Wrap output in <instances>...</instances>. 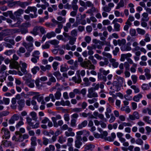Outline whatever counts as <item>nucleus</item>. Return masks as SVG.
<instances>
[{
  "label": "nucleus",
  "instance_id": "nucleus-1",
  "mask_svg": "<svg viewBox=\"0 0 151 151\" xmlns=\"http://www.w3.org/2000/svg\"><path fill=\"white\" fill-rule=\"evenodd\" d=\"M83 61V59L82 58H78V61L80 63V65L81 67L88 70H94L95 69V66L92 64L90 60H88L84 61Z\"/></svg>",
  "mask_w": 151,
  "mask_h": 151
},
{
  "label": "nucleus",
  "instance_id": "nucleus-2",
  "mask_svg": "<svg viewBox=\"0 0 151 151\" xmlns=\"http://www.w3.org/2000/svg\"><path fill=\"white\" fill-rule=\"evenodd\" d=\"M108 134V132L106 131H104L103 133L99 134L97 133H94L93 135L94 137L96 138H101L103 139L106 140V137H107Z\"/></svg>",
  "mask_w": 151,
  "mask_h": 151
},
{
  "label": "nucleus",
  "instance_id": "nucleus-3",
  "mask_svg": "<svg viewBox=\"0 0 151 151\" xmlns=\"http://www.w3.org/2000/svg\"><path fill=\"white\" fill-rule=\"evenodd\" d=\"M95 90L93 88H91L88 90V93L87 96L89 98H92V97H97L98 96L97 93L95 92Z\"/></svg>",
  "mask_w": 151,
  "mask_h": 151
},
{
  "label": "nucleus",
  "instance_id": "nucleus-4",
  "mask_svg": "<svg viewBox=\"0 0 151 151\" xmlns=\"http://www.w3.org/2000/svg\"><path fill=\"white\" fill-rule=\"evenodd\" d=\"M9 67L11 68H14L19 70L20 67V65L18 62L15 61H12L10 62Z\"/></svg>",
  "mask_w": 151,
  "mask_h": 151
},
{
  "label": "nucleus",
  "instance_id": "nucleus-5",
  "mask_svg": "<svg viewBox=\"0 0 151 151\" xmlns=\"http://www.w3.org/2000/svg\"><path fill=\"white\" fill-rule=\"evenodd\" d=\"M17 103L18 104V109L20 111L22 110V108L24 107L25 105V101L24 99H21L18 100L17 101Z\"/></svg>",
  "mask_w": 151,
  "mask_h": 151
},
{
  "label": "nucleus",
  "instance_id": "nucleus-6",
  "mask_svg": "<svg viewBox=\"0 0 151 151\" xmlns=\"http://www.w3.org/2000/svg\"><path fill=\"white\" fill-rule=\"evenodd\" d=\"M1 131L3 132L4 133V134L3 136V138L4 137L6 139H9L10 137V133L8 129L3 128L1 129Z\"/></svg>",
  "mask_w": 151,
  "mask_h": 151
},
{
  "label": "nucleus",
  "instance_id": "nucleus-7",
  "mask_svg": "<svg viewBox=\"0 0 151 151\" xmlns=\"http://www.w3.org/2000/svg\"><path fill=\"white\" fill-rule=\"evenodd\" d=\"M76 73L78 77V78L77 79L76 76H74L72 78V80L73 81L75 82V83H79L81 81V80L79 74L80 70H77Z\"/></svg>",
  "mask_w": 151,
  "mask_h": 151
},
{
  "label": "nucleus",
  "instance_id": "nucleus-8",
  "mask_svg": "<svg viewBox=\"0 0 151 151\" xmlns=\"http://www.w3.org/2000/svg\"><path fill=\"white\" fill-rule=\"evenodd\" d=\"M95 145L92 144H86L84 146V150L83 151H88V150L92 151L95 148Z\"/></svg>",
  "mask_w": 151,
  "mask_h": 151
},
{
  "label": "nucleus",
  "instance_id": "nucleus-9",
  "mask_svg": "<svg viewBox=\"0 0 151 151\" xmlns=\"http://www.w3.org/2000/svg\"><path fill=\"white\" fill-rule=\"evenodd\" d=\"M43 97L42 96L38 94L37 95L34 96L32 98L33 99H37L38 102H40L42 101V104L45 103V102L43 101Z\"/></svg>",
  "mask_w": 151,
  "mask_h": 151
},
{
  "label": "nucleus",
  "instance_id": "nucleus-10",
  "mask_svg": "<svg viewBox=\"0 0 151 151\" xmlns=\"http://www.w3.org/2000/svg\"><path fill=\"white\" fill-rule=\"evenodd\" d=\"M73 129L71 128H69L68 131L65 132V135L66 136L68 137L69 136L74 137L75 135L74 132H73Z\"/></svg>",
  "mask_w": 151,
  "mask_h": 151
},
{
  "label": "nucleus",
  "instance_id": "nucleus-11",
  "mask_svg": "<svg viewBox=\"0 0 151 151\" xmlns=\"http://www.w3.org/2000/svg\"><path fill=\"white\" fill-rule=\"evenodd\" d=\"M20 64L22 66L20 67L21 68V71L24 73L26 74L27 73V72L26 70V68L27 67V64L24 63H22L20 62Z\"/></svg>",
  "mask_w": 151,
  "mask_h": 151
},
{
  "label": "nucleus",
  "instance_id": "nucleus-12",
  "mask_svg": "<svg viewBox=\"0 0 151 151\" xmlns=\"http://www.w3.org/2000/svg\"><path fill=\"white\" fill-rule=\"evenodd\" d=\"M34 80L33 79H27L26 83L27 85L30 88H33L35 87Z\"/></svg>",
  "mask_w": 151,
  "mask_h": 151
},
{
  "label": "nucleus",
  "instance_id": "nucleus-13",
  "mask_svg": "<svg viewBox=\"0 0 151 151\" xmlns=\"http://www.w3.org/2000/svg\"><path fill=\"white\" fill-rule=\"evenodd\" d=\"M109 72V70H106L103 68H101L99 69V72L97 74L98 75H99V74H101L106 76Z\"/></svg>",
  "mask_w": 151,
  "mask_h": 151
},
{
  "label": "nucleus",
  "instance_id": "nucleus-14",
  "mask_svg": "<svg viewBox=\"0 0 151 151\" xmlns=\"http://www.w3.org/2000/svg\"><path fill=\"white\" fill-rule=\"evenodd\" d=\"M17 22L14 24H11L10 26L12 27H18L21 24V23L23 21L22 19L18 18L17 19Z\"/></svg>",
  "mask_w": 151,
  "mask_h": 151
},
{
  "label": "nucleus",
  "instance_id": "nucleus-15",
  "mask_svg": "<svg viewBox=\"0 0 151 151\" xmlns=\"http://www.w3.org/2000/svg\"><path fill=\"white\" fill-rule=\"evenodd\" d=\"M110 62L111 63L112 66L114 68H116L118 67L119 63L116 61V60L112 58L109 59Z\"/></svg>",
  "mask_w": 151,
  "mask_h": 151
},
{
  "label": "nucleus",
  "instance_id": "nucleus-16",
  "mask_svg": "<svg viewBox=\"0 0 151 151\" xmlns=\"http://www.w3.org/2000/svg\"><path fill=\"white\" fill-rule=\"evenodd\" d=\"M62 117L60 115H57L55 117H52L51 118V119L53 122V124H54V125L55 126L57 125V120L60 119Z\"/></svg>",
  "mask_w": 151,
  "mask_h": 151
},
{
  "label": "nucleus",
  "instance_id": "nucleus-17",
  "mask_svg": "<svg viewBox=\"0 0 151 151\" xmlns=\"http://www.w3.org/2000/svg\"><path fill=\"white\" fill-rule=\"evenodd\" d=\"M116 137L115 134L113 132L111 134V137H106V140H107L109 142L113 141Z\"/></svg>",
  "mask_w": 151,
  "mask_h": 151
},
{
  "label": "nucleus",
  "instance_id": "nucleus-18",
  "mask_svg": "<svg viewBox=\"0 0 151 151\" xmlns=\"http://www.w3.org/2000/svg\"><path fill=\"white\" fill-rule=\"evenodd\" d=\"M109 61L108 59L106 58H104V61H101L99 62V65L100 66L104 67V66H107L109 63Z\"/></svg>",
  "mask_w": 151,
  "mask_h": 151
},
{
  "label": "nucleus",
  "instance_id": "nucleus-19",
  "mask_svg": "<svg viewBox=\"0 0 151 151\" xmlns=\"http://www.w3.org/2000/svg\"><path fill=\"white\" fill-rule=\"evenodd\" d=\"M148 15V14L147 13L145 12L143 13L142 14V17L141 19V21L145 22L148 21L149 19Z\"/></svg>",
  "mask_w": 151,
  "mask_h": 151
},
{
  "label": "nucleus",
  "instance_id": "nucleus-20",
  "mask_svg": "<svg viewBox=\"0 0 151 151\" xmlns=\"http://www.w3.org/2000/svg\"><path fill=\"white\" fill-rule=\"evenodd\" d=\"M88 122L87 120H84L78 125V128L79 129H81L85 127L87 124Z\"/></svg>",
  "mask_w": 151,
  "mask_h": 151
},
{
  "label": "nucleus",
  "instance_id": "nucleus-21",
  "mask_svg": "<svg viewBox=\"0 0 151 151\" xmlns=\"http://www.w3.org/2000/svg\"><path fill=\"white\" fill-rule=\"evenodd\" d=\"M142 97V95L141 93H139L137 95L134 96L133 98V100L136 102H138L139 101L140 99H141Z\"/></svg>",
  "mask_w": 151,
  "mask_h": 151
},
{
  "label": "nucleus",
  "instance_id": "nucleus-22",
  "mask_svg": "<svg viewBox=\"0 0 151 151\" xmlns=\"http://www.w3.org/2000/svg\"><path fill=\"white\" fill-rule=\"evenodd\" d=\"M83 81L84 82L83 84H82V85H84V86H88L91 84V82L89 81V79L86 77L84 78L83 79Z\"/></svg>",
  "mask_w": 151,
  "mask_h": 151
},
{
  "label": "nucleus",
  "instance_id": "nucleus-23",
  "mask_svg": "<svg viewBox=\"0 0 151 151\" xmlns=\"http://www.w3.org/2000/svg\"><path fill=\"white\" fill-rule=\"evenodd\" d=\"M113 86H115L116 88V91H118L120 90L121 87L119 86V84L116 81H114L112 83Z\"/></svg>",
  "mask_w": 151,
  "mask_h": 151
},
{
  "label": "nucleus",
  "instance_id": "nucleus-24",
  "mask_svg": "<svg viewBox=\"0 0 151 151\" xmlns=\"http://www.w3.org/2000/svg\"><path fill=\"white\" fill-rule=\"evenodd\" d=\"M15 134L16 135L18 136L17 142H21L23 141V137H22V134L20 133L19 132H16Z\"/></svg>",
  "mask_w": 151,
  "mask_h": 151
},
{
  "label": "nucleus",
  "instance_id": "nucleus-25",
  "mask_svg": "<svg viewBox=\"0 0 151 151\" xmlns=\"http://www.w3.org/2000/svg\"><path fill=\"white\" fill-rule=\"evenodd\" d=\"M39 29V26H35L33 29L32 31L30 33L33 34L34 35L36 36L38 34V30Z\"/></svg>",
  "mask_w": 151,
  "mask_h": 151
},
{
  "label": "nucleus",
  "instance_id": "nucleus-26",
  "mask_svg": "<svg viewBox=\"0 0 151 151\" xmlns=\"http://www.w3.org/2000/svg\"><path fill=\"white\" fill-rule=\"evenodd\" d=\"M28 9L29 10L30 12H33L34 13L35 16V17L37 16V14H36V12L37 11V9L35 7L33 6H28Z\"/></svg>",
  "mask_w": 151,
  "mask_h": 151
},
{
  "label": "nucleus",
  "instance_id": "nucleus-27",
  "mask_svg": "<svg viewBox=\"0 0 151 151\" xmlns=\"http://www.w3.org/2000/svg\"><path fill=\"white\" fill-rule=\"evenodd\" d=\"M126 43V40L124 39L121 40H118V45L119 46H122L124 45Z\"/></svg>",
  "mask_w": 151,
  "mask_h": 151
},
{
  "label": "nucleus",
  "instance_id": "nucleus-28",
  "mask_svg": "<svg viewBox=\"0 0 151 151\" xmlns=\"http://www.w3.org/2000/svg\"><path fill=\"white\" fill-rule=\"evenodd\" d=\"M68 69V68L66 64L62 65L60 66V70L61 72L66 71Z\"/></svg>",
  "mask_w": 151,
  "mask_h": 151
},
{
  "label": "nucleus",
  "instance_id": "nucleus-29",
  "mask_svg": "<svg viewBox=\"0 0 151 151\" xmlns=\"http://www.w3.org/2000/svg\"><path fill=\"white\" fill-rule=\"evenodd\" d=\"M30 115L31 116L32 119L33 120L36 121L37 120V114L35 112L32 111L30 113Z\"/></svg>",
  "mask_w": 151,
  "mask_h": 151
},
{
  "label": "nucleus",
  "instance_id": "nucleus-30",
  "mask_svg": "<svg viewBox=\"0 0 151 151\" xmlns=\"http://www.w3.org/2000/svg\"><path fill=\"white\" fill-rule=\"evenodd\" d=\"M24 12V10L22 9H19L17 11L15 12L14 13V15L16 17L20 16V15L22 14Z\"/></svg>",
  "mask_w": 151,
  "mask_h": 151
},
{
  "label": "nucleus",
  "instance_id": "nucleus-31",
  "mask_svg": "<svg viewBox=\"0 0 151 151\" xmlns=\"http://www.w3.org/2000/svg\"><path fill=\"white\" fill-rule=\"evenodd\" d=\"M37 138L35 137H33L31 139V145L34 146H35L37 145V142H36Z\"/></svg>",
  "mask_w": 151,
  "mask_h": 151
},
{
  "label": "nucleus",
  "instance_id": "nucleus-32",
  "mask_svg": "<svg viewBox=\"0 0 151 151\" xmlns=\"http://www.w3.org/2000/svg\"><path fill=\"white\" fill-rule=\"evenodd\" d=\"M46 35L47 38L48 39H50L52 37H55L56 35V34L54 32H50L47 33Z\"/></svg>",
  "mask_w": 151,
  "mask_h": 151
},
{
  "label": "nucleus",
  "instance_id": "nucleus-33",
  "mask_svg": "<svg viewBox=\"0 0 151 151\" xmlns=\"http://www.w3.org/2000/svg\"><path fill=\"white\" fill-rule=\"evenodd\" d=\"M137 31L138 34L142 35H144L146 32L145 30L140 28H137Z\"/></svg>",
  "mask_w": 151,
  "mask_h": 151
},
{
  "label": "nucleus",
  "instance_id": "nucleus-34",
  "mask_svg": "<svg viewBox=\"0 0 151 151\" xmlns=\"http://www.w3.org/2000/svg\"><path fill=\"white\" fill-rule=\"evenodd\" d=\"M82 145V143L80 141L78 140H75V146L77 148H80Z\"/></svg>",
  "mask_w": 151,
  "mask_h": 151
},
{
  "label": "nucleus",
  "instance_id": "nucleus-35",
  "mask_svg": "<svg viewBox=\"0 0 151 151\" xmlns=\"http://www.w3.org/2000/svg\"><path fill=\"white\" fill-rule=\"evenodd\" d=\"M124 6V2L123 0H120L119 2L118 3L117 6L116 7V9H118L120 7H122Z\"/></svg>",
  "mask_w": 151,
  "mask_h": 151
},
{
  "label": "nucleus",
  "instance_id": "nucleus-36",
  "mask_svg": "<svg viewBox=\"0 0 151 151\" xmlns=\"http://www.w3.org/2000/svg\"><path fill=\"white\" fill-rule=\"evenodd\" d=\"M40 68L37 66H35L33 68L31 69V71L33 74L34 75L37 72L39 71Z\"/></svg>",
  "mask_w": 151,
  "mask_h": 151
},
{
  "label": "nucleus",
  "instance_id": "nucleus-37",
  "mask_svg": "<svg viewBox=\"0 0 151 151\" xmlns=\"http://www.w3.org/2000/svg\"><path fill=\"white\" fill-rule=\"evenodd\" d=\"M142 112L144 114H146L148 112V114L151 115V109L149 108H147L143 109Z\"/></svg>",
  "mask_w": 151,
  "mask_h": 151
},
{
  "label": "nucleus",
  "instance_id": "nucleus-38",
  "mask_svg": "<svg viewBox=\"0 0 151 151\" xmlns=\"http://www.w3.org/2000/svg\"><path fill=\"white\" fill-rule=\"evenodd\" d=\"M143 120L148 124H151V120L149 116H145L143 117Z\"/></svg>",
  "mask_w": 151,
  "mask_h": 151
},
{
  "label": "nucleus",
  "instance_id": "nucleus-39",
  "mask_svg": "<svg viewBox=\"0 0 151 151\" xmlns=\"http://www.w3.org/2000/svg\"><path fill=\"white\" fill-rule=\"evenodd\" d=\"M114 24V30L115 31H119L120 30V25L119 24Z\"/></svg>",
  "mask_w": 151,
  "mask_h": 151
},
{
  "label": "nucleus",
  "instance_id": "nucleus-40",
  "mask_svg": "<svg viewBox=\"0 0 151 151\" xmlns=\"http://www.w3.org/2000/svg\"><path fill=\"white\" fill-rule=\"evenodd\" d=\"M67 12L64 9L62 10V11L59 12L57 13V14L60 16H65Z\"/></svg>",
  "mask_w": 151,
  "mask_h": 151
},
{
  "label": "nucleus",
  "instance_id": "nucleus-41",
  "mask_svg": "<svg viewBox=\"0 0 151 151\" xmlns=\"http://www.w3.org/2000/svg\"><path fill=\"white\" fill-rule=\"evenodd\" d=\"M57 20L61 22L62 23H64L66 21V19L65 17H63L61 16H58L57 18Z\"/></svg>",
  "mask_w": 151,
  "mask_h": 151
},
{
  "label": "nucleus",
  "instance_id": "nucleus-42",
  "mask_svg": "<svg viewBox=\"0 0 151 151\" xmlns=\"http://www.w3.org/2000/svg\"><path fill=\"white\" fill-rule=\"evenodd\" d=\"M102 9L104 12H110L111 10V9L109 8L108 5H105L103 6Z\"/></svg>",
  "mask_w": 151,
  "mask_h": 151
},
{
  "label": "nucleus",
  "instance_id": "nucleus-43",
  "mask_svg": "<svg viewBox=\"0 0 151 151\" xmlns=\"http://www.w3.org/2000/svg\"><path fill=\"white\" fill-rule=\"evenodd\" d=\"M61 96V92L59 91H57L55 94V96L56 99H59Z\"/></svg>",
  "mask_w": 151,
  "mask_h": 151
},
{
  "label": "nucleus",
  "instance_id": "nucleus-44",
  "mask_svg": "<svg viewBox=\"0 0 151 151\" xmlns=\"http://www.w3.org/2000/svg\"><path fill=\"white\" fill-rule=\"evenodd\" d=\"M98 78L99 79H101L104 81H106L107 80L106 77V76H104L102 74H99L98 75Z\"/></svg>",
  "mask_w": 151,
  "mask_h": 151
},
{
  "label": "nucleus",
  "instance_id": "nucleus-45",
  "mask_svg": "<svg viewBox=\"0 0 151 151\" xmlns=\"http://www.w3.org/2000/svg\"><path fill=\"white\" fill-rule=\"evenodd\" d=\"M21 121H19L18 123L17 124L16 126V128H19L21 126L23 125L24 124V123L22 121L23 119L22 117H21L20 118Z\"/></svg>",
  "mask_w": 151,
  "mask_h": 151
},
{
  "label": "nucleus",
  "instance_id": "nucleus-46",
  "mask_svg": "<svg viewBox=\"0 0 151 151\" xmlns=\"http://www.w3.org/2000/svg\"><path fill=\"white\" fill-rule=\"evenodd\" d=\"M63 124V122L62 120L58 121V122H57V125L56 126L54 125V124H53V126L54 127H58L59 126H61Z\"/></svg>",
  "mask_w": 151,
  "mask_h": 151
},
{
  "label": "nucleus",
  "instance_id": "nucleus-47",
  "mask_svg": "<svg viewBox=\"0 0 151 151\" xmlns=\"http://www.w3.org/2000/svg\"><path fill=\"white\" fill-rule=\"evenodd\" d=\"M50 43L51 44L56 46L59 43V42L57 40H54L50 41Z\"/></svg>",
  "mask_w": 151,
  "mask_h": 151
},
{
  "label": "nucleus",
  "instance_id": "nucleus-48",
  "mask_svg": "<svg viewBox=\"0 0 151 151\" xmlns=\"http://www.w3.org/2000/svg\"><path fill=\"white\" fill-rule=\"evenodd\" d=\"M123 135V134L121 132H118L117 133V137L119 138V140L120 141H121L124 139V138L122 137Z\"/></svg>",
  "mask_w": 151,
  "mask_h": 151
},
{
  "label": "nucleus",
  "instance_id": "nucleus-49",
  "mask_svg": "<svg viewBox=\"0 0 151 151\" xmlns=\"http://www.w3.org/2000/svg\"><path fill=\"white\" fill-rule=\"evenodd\" d=\"M102 54L104 56L108 58L109 59V60L111 59H112L111 58V55L109 53H107L105 52H102Z\"/></svg>",
  "mask_w": 151,
  "mask_h": 151
},
{
  "label": "nucleus",
  "instance_id": "nucleus-50",
  "mask_svg": "<svg viewBox=\"0 0 151 151\" xmlns=\"http://www.w3.org/2000/svg\"><path fill=\"white\" fill-rule=\"evenodd\" d=\"M76 120L74 119H73L71 120L70 123V125L71 127H75L76 126Z\"/></svg>",
  "mask_w": 151,
  "mask_h": 151
},
{
  "label": "nucleus",
  "instance_id": "nucleus-51",
  "mask_svg": "<svg viewBox=\"0 0 151 151\" xmlns=\"http://www.w3.org/2000/svg\"><path fill=\"white\" fill-rule=\"evenodd\" d=\"M73 138L70 137L68 139L67 145L68 146H71L72 143L73 142Z\"/></svg>",
  "mask_w": 151,
  "mask_h": 151
},
{
  "label": "nucleus",
  "instance_id": "nucleus-52",
  "mask_svg": "<svg viewBox=\"0 0 151 151\" xmlns=\"http://www.w3.org/2000/svg\"><path fill=\"white\" fill-rule=\"evenodd\" d=\"M126 140L124 138L123 139L120 141L122 143L123 145L125 147H128L129 145V143L127 142H126Z\"/></svg>",
  "mask_w": 151,
  "mask_h": 151
},
{
  "label": "nucleus",
  "instance_id": "nucleus-53",
  "mask_svg": "<svg viewBox=\"0 0 151 151\" xmlns=\"http://www.w3.org/2000/svg\"><path fill=\"white\" fill-rule=\"evenodd\" d=\"M3 101L5 104L8 105L9 103L10 99L8 98L4 97L3 98Z\"/></svg>",
  "mask_w": 151,
  "mask_h": 151
},
{
  "label": "nucleus",
  "instance_id": "nucleus-54",
  "mask_svg": "<svg viewBox=\"0 0 151 151\" xmlns=\"http://www.w3.org/2000/svg\"><path fill=\"white\" fill-rule=\"evenodd\" d=\"M131 88L134 90V92L138 93L139 92V89L135 85H132L131 86Z\"/></svg>",
  "mask_w": 151,
  "mask_h": 151
},
{
  "label": "nucleus",
  "instance_id": "nucleus-55",
  "mask_svg": "<svg viewBox=\"0 0 151 151\" xmlns=\"http://www.w3.org/2000/svg\"><path fill=\"white\" fill-rule=\"evenodd\" d=\"M3 145L6 147H8L11 145V142L7 140L4 141H3Z\"/></svg>",
  "mask_w": 151,
  "mask_h": 151
},
{
  "label": "nucleus",
  "instance_id": "nucleus-56",
  "mask_svg": "<svg viewBox=\"0 0 151 151\" xmlns=\"http://www.w3.org/2000/svg\"><path fill=\"white\" fill-rule=\"evenodd\" d=\"M42 143L43 145L46 146L48 144L49 141L48 139L44 137L42 138Z\"/></svg>",
  "mask_w": 151,
  "mask_h": 151
},
{
  "label": "nucleus",
  "instance_id": "nucleus-57",
  "mask_svg": "<svg viewBox=\"0 0 151 151\" xmlns=\"http://www.w3.org/2000/svg\"><path fill=\"white\" fill-rule=\"evenodd\" d=\"M117 79L118 82L121 84H123L124 82V79L123 78L120 76H117Z\"/></svg>",
  "mask_w": 151,
  "mask_h": 151
},
{
  "label": "nucleus",
  "instance_id": "nucleus-58",
  "mask_svg": "<svg viewBox=\"0 0 151 151\" xmlns=\"http://www.w3.org/2000/svg\"><path fill=\"white\" fill-rule=\"evenodd\" d=\"M39 29L42 34H43L46 32V31L45 30V28L39 26Z\"/></svg>",
  "mask_w": 151,
  "mask_h": 151
},
{
  "label": "nucleus",
  "instance_id": "nucleus-59",
  "mask_svg": "<svg viewBox=\"0 0 151 151\" xmlns=\"http://www.w3.org/2000/svg\"><path fill=\"white\" fill-rule=\"evenodd\" d=\"M15 52V51L13 50H10L6 51L4 54L7 55H9Z\"/></svg>",
  "mask_w": 151,
  "mask_h": 151
},
{
  "label": "nucleus",
  "instance_id": "nucleus-60",
  "mask_svg": "<svg viewBox=\"0 0 151 151\" xmlns=\"http://www.w3.org/2000/svg\"><path fill=\"white\" fill-rule=\"evenodd\" d=\"M71 127H69L68 125L66 124H63L61 127V129L62 130H68L69 129V128H70Z\"/></svg>",
  "mask_w": 151,
  "mask_h": 151
},
{
  "label": "nucleus",
  "instance_id": "nucleus-61",
  "mask_svg": "<svg viewBox=\"0 0 151 151\" xmlns=\"http://www.w3.org/2000/svg\"><path fill=\"white\" fill-rule=\"evenodd\" d=\"M133 114L135 119H139V115L137 112L136 111L134 112L133 113Z\"/></svg>",
  "mask_w": 151,
  "mask_h": 151
},
{
  "label": "nucleus",
  "instance_id": "nucleus-62",
  "mask_svg": "<svg viewBox=\"0 0 151 151\" xmlns=\"http://www.w3.org/2000/svg\"><path fill=\"white\" fill-rule=\"evenodd\" d=\"M36 88H38V89H39L40 87V85L39 83H40V79L39 78H37V79H36L35 81V82Z\"/></svg>",
  "mask_w": 151,
  "mask_h": 151
},
{
  "label": "nucleus",
  "instance_id": "nucleus-63",
  "mask_svg": "<svg viewBox=\"0 0 151 151\" xmlns=\"http://www.w3.org/2000/svg\"><path fill=\"white\" fill-rule=\"evenodd\" d=\"M27 122L29 126L32 125V119L29 117H28L26 118Z\"/></svg>",
  "mask_w": 151,
  "mask_h": 151
},
{
  "label": "nucleus",
  "instance_id": "nucleus-64",
  "mask_svg": "<svg viewBox=\"0 0 151 151\" xmlns=\"http://www.w3.org/2000/svg\"><path fill=\"white\" fill-rule=\"evenodd\" d=\"M144 40L146 42H148L150 41V38L148 33H147L145 34Z\"/></svg>",
  "mask_w": 151,
  "mask_h": 151
}]
</instances>
